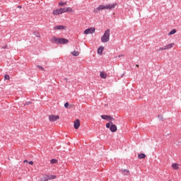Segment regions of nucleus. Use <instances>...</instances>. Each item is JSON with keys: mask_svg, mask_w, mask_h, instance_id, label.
<instances>
[{"mask_svg": "<svg viewBox=\"0 0 181 181\" xmlns=\"http://www.w3.org/2000/svg\"><path fill=\"white\" fill-rule=\"evenodd\" d=\"M115 6H117V4L114 3V4H109L107 5H100L98 7H97L96 8H95L93 10V12L95 13H98V12H100V11H103L104 9H107L108 11H111L112 9H114L115 8Z\"/></svg>", "mask_w": 181, "mask_h": 181, "instance_id": "f257e3e1", "label": "nucleus"}, {"mask_svg": "<svg viewBox=\"0 0 181 181\" xmlns=\"http://www.w3.org/2000/svg\"><path fill=\"white\" fill-rule=\"evenodd\" d=\"M110 29H107L105 31L103 35L101 37V42L103 43H107V42H110Z\"/></svg>", "mask_w": 181, "mask_h": 181, "instance_id": "f03ea898", "label": "nucleus"}, {"mask_svg": "<svg viewBox=\"0 0 181 181\" xmlns=\"http://www.w3.org/2000/svg\"><path fill=\"white\" fill-rule=\"evenodd\" d=\"M173 46H175V44L173 43H170V44H168L167 45H165L164 47H160L157 52H160V51H163V50H168L169 49H172V47H173Z\"/></svg>", "mask_w": 181, "mask_h": 181, "instance_id": "7ed1b4c3", "label": "nucleus"}, {"mask_svg": "<svg viewBox=\"0 0 181 181\" xmlns=\"http://www.w3.org/2000/svg\"><path fill=\"white\" fill-rule=\"evenodd\" d=\"M102 119H105L106 121H115V119L114 117H111L110 115H102L100 116Z\"/></svg>", "mask_w": 181, "mask_h": 181, "instance_id": "20e7f679", "label": "nucleus"}, {"mask_svg": "<svg viewBox=\"0 0 181 181\" xmlns=\"http://www.w3.org/2000/svg\"><path fill=\"white\" fill-rule=\"evenodd\" d=\"M95 28H90L85 30L84 35H90V34L93 35V33H95Z\"/></svg>", "mask_w": 181, "mask_h": 181, "instance_id": "39448f33", "label": "nucleus"}, {"mask_svg": "<svg viewBox=\"0 0 181 181\" xmlns=\"http://www.w3.org/2000/svg\"><path fill=\"white\" fill-rule=\"evenodd\" d=\"M59 115H51L49 116V119L51 122H54L59 119Z\"/></svg>", "mask_w": 181, "mask_h": 181, "instance_id": "423d86ee", "label": "nucleus"}, {"mask_svg": "<svg viewBox=\"0 0 181 181\" xmlns=\"http://www.w3.org/2000/svg\"><path fill=\"white\" fill-rule=\"evenodd\" d=\"M69 42V40L66 38H59L58 45H66V43Z\"/></svg>", "mask_w": 181, "mask_h": 181, "instance_id": "0eeeda50", "label": "nucleus"}, {"mask_svg": "<svg viewBox=\"0 0 181 181\" xmlns=\"http://www.w3.org/2000/svg\"><path fill=\"white\" fill-rule=\"evenodd\" d=\"M110 124H111V125H110V131L111 132H117V125L114 124L112 123V122H110Z\"/></svg>", "mask_w": 181, "mask_h": 181, "instance_id": "6e6552de", "label": "nucleus"}, {"mask_svg": "<svg viewBox=\"0 0 181 181\" xmlns=\"http://www.w3.org/2000/svg\"><path fill=\"white\" fill-rule=\"evenodd\" d=\"M52 13L54 16L62 15V13H63V11L62 8H58V9L54 10L52 11Z\"/></svg>", "mask_w": 181, "mask_h": 181, "instance_id": "1a4fd4ad", "label": "nucleus"}, {"mask_svg": "<svg viewBox=\"0 0 181 181\" xmlns=\"http://www.w3.org/2000/svg\"><path fill=\"white\" fill-rule=\"evenodd\" d=\"M64 29H66L64 25H56L54 27V30H63Z\"/></svg>", "mask_w": 181, "mask_h": 181, "instance_id": "9d476101", "label": "nucleus"}, {"mask_svg": "<svg viewBox=\"0 0 181 181\" xmlns=\"http://www.w3.org/2000/svg\"><path fill=\"white\" fill-rule=\"evenodd\" d=\"M74 128L75 129H78V128H80V120L79 119H76L74 123Z\"/></svg>", "mask_w": 181, "mask_h": 181, "instance_id": "9b49d317", "label": "nucleus"}, {"mask_svg": "<svg viewBox=\"0 0 181 181\" xmlns=\"http://www.w3.org/2000/svg\"><path fill=\"white\" fill-rule=\"evenodd\" d=\"M50 41L52 43H57V45L59 44V38L56 37L55 36H54Z\"/></svg>", "mask_w": 181, "mask_h": 181, "instance_id": "f8f14e48", "label": "nucleus"}, {"mask_svg": "<svg viewBox=\"0 0 181 181\" xmlns=\"http://www.w3.org/2000/svg\"><path fill=\"white\" fill-rule=\"evenodd\" d=\"M104 50V47H100L98 49V54H103V52Z\"/></svg>", "mask_w": 181, "mask_h": 181, "instance_id": "ddd939ff", "label": "nucleus"}, {"mask_svg": "<svg viewBox=\"0 0 181 181\" xmlns=\"http://www.w3.org/2000/svg\"><path fill=\"white\" fill-rule=\"evenodd\" d=\"M146 156L144 153H141L140 154L138 155L139 159H145Z\"/></svg>", "mask_w": 181, "mask_h": 181, "instance_id": "4468645a", "label": "nucleus"}, {"mask_svg": "<svg viewBox=\"0 0 181 181\" xmlns=\"http://www.w3.org/2000/svg\"><path fill=\"white\" fill-rule=\"evenodd\" d=\"M172 168H173V169H175V170H177V169H179V164L173 163L172 164Z\"/></svg>", "mask_w": 181, "mask_h": 181, "instance_id": "2eb2a0df", "label": "nucleus"}, {"mask_svg": "<svg viewBox=\"0 0 181 181\" xmlns=\"http://www.w3.org/2000/svg\"><path fill=\"white\" fill-rule=\"evenodd\" d=\"M100 76L101 78H107V74L104 72H100Z\"/></svg>", "mask_w": 181, "mask_h": 181, "instance_id": "dca6fc26", "label": "nucleus"}, {"mask_svg": "<svg viewBox=\"0 0 181 181\" xmlns=\"http://www.w3.org/2000/svg\"><path fill=\"white\" fill-rule=\"evenodd\" d=\"M71 54H72V56H75V57H77L78 56V51H74V52H71Z\"/></svg>", "mask_w": 181, "mask_h": 181, "instance_id": "f3484780", "label": "nucleus"}, {"mask_svg": "<svg viewBox=\"0 0 181 181\" xmlns=\"http://www.w3.org/2000/svg\"><path fill=\"white\" fill-rule=\"evenodd\" d=\"M122 172H123V175H126L127 176L129 175V170H122Z\"/></svg>", "mask_w": 181, "mask_h": 181, "instance_id": "a211bd4d", "label": "nucleus"}, {"mask_svg": "<svg viewBox=\"0 0 181 181\" xmlns=\"http://www.w3.org/2000/svg\"><path fill=\"white\" fill-rule=\"evenodd\" d=\"M67 2H63V1H60L59 3V6H64V5H66Z\"/></svg>", "mask_w": 181, "mask_h": 181, "instance_id": "6ab92c4d", "label": "nucleus"}, {"mask_svg": "<svg viewBox=\"0 0 181 181\" xmlns=\"http://www.w3.org/2000/svg\"><path fill=\"white\" fill-rule=\"evenodd\" d=\"M66 12H73V8L71 7H66Z\"/></svg>", "mask_w": 181, "mask_h": 181, "instance_id": "aec40b11", "label": "nucleus"}, {"mask_svg": "<svg viewBox=\"0 0 181 181\" xmlns=\"http://www.w3.org/2000/svg\"><path fill=\"white\" fill-rule=\"evenodd\" d=\"M175 33H176V30L175 29H173L169 33L168 35H175Z\"/></svg>", "mask_w": 181, "mask_h": 181, "instance_id": "412c9836", "label": "nucleus"}, {"mask_svg": "<svg viewBox=\"0 0 181 181\" xmlns=\"http://www.w3.org/2000/svg\"><path fill=\"white\" fill-rule=\"evenodd\" d=\"M33 35L36 36V37H40V34L36 31L33 32Z\"/></svg>", "mask_w": 181, "mask_h": 181, "instance_id": "4be33fe9", "label": "nucleus"}, {"mask_svg": "<svg viewBox=\"0 0 181 181\" xmlns=\"http://www.w3.org/2000/svg\"><path fill=\"white\" fill-rule=\"evenodd\" d=\"M37 69H40V70H42V71H45V68H43V66H40V65H37Z\"/></svg>", "mask_w": 181, "mask_h": 181, "instance_id": "5701e85b", "label": "nucleus"}, {"mask_svg": "<svg viewBox=\"0 0 181 181\" xmlns=\"http://www.w3.org/2000/svg\"><path fill=\"white\" fill-rule=\"evenodd\" d=\"M50 163H57V159H54V158H52V159L50 160Z\"/></svg>", "mask_w": 181, "mask_h": 181, "instance_id": "b1692460", "label": "nucleus"}, {"mask_svg": "<svg viewBox=\"0 0 181 181\" xmlns=\"http://www.w3.org/2000/svg\"><path fill=\"white\" fill-rule=\"evenodd\" d=\"M48 177H49L48 178L49 180H52L56 177V175H48Z\"/></svg>", "mask_w": 181, "mask_h": 181, "instance_id": "393cba45", "label": "nucleus"}, {"mask_svg": "<svg viewBox=\"0 0 181 181\" xmlns=\"http://www.w3.org/2000/svg\"><path fill=\"white\" fill-rule=\"evenodd\" d=\"M44 181H48V180H50V179H49V176L47 175V177H44V180H43Z\"/></svg>", "mask_w": 181, "mask_h": 181, "instance_id": "a878e982", "label": "nucleus"}, {"mask_svg": "<svg viewBox=\"0 0 181 181\" xmlns=\"http://www.w3.org/2000/svg\"><path fill=\"white\" fill-rule=\"evenodd\" d=\"M4 78H5V80H9V78H10L9 75H8V74L5 75Z\"/></svg>", "mask_w": 181, "mask_h": 181, "instance_id": "bb28decb", "label": "nucleus"}, {"mask_svg": "<svg viewBox=\"0 0 181 181\" xmlns=\"http://www.w3.org/2000/svg\"><path fill=\"white\" fill-rule=\"evenodd\" d=\"M106 128H111V122L106 124Z\"/></svg>", "mask_w": 181, "mask_h": 181, "instance_id": "cd10ccee", "label": "nucleus"}, {"mask_svg": "<svg viewBox=\"0 0 181 181\" xmlns=\"http://www.w3.org/2000/svg\"><path fill=\"white\" fill-rule=\"evenodd\" d=\"M61 9L62 10V13H64L66 12V8H61Z\"/></svg>", "mask_w": 181, "mask_h": 181, "instance_id": "c85d7f7f", "label": "nucleus"}, {"mask_svg": "<svg viewBox=\"0 0 181 181\" xmlns=\"http://www.w3.org/2000/svg\"><path fill=\"white\" fill-rule=\"evenodd\" d=\"M69 103H66L65 104H64V107H65V108H69Z\"/></svg>", "mask_w": 181, "mask_h": 181, "instance_id": "c756f323", "label": "nucleus"}, {"mask_svg": "<svg viewBox=\"0 0 181 181\" xmlns=\"http://www.w3.org/2000/svg\"><path fill=\"white\" fill-rule=\"evenodd\" d=\"M28 163L29 165H33V161H29Z\"/></svg>", "mask_w": 181, "mask_h": 181, "instance_id": "7c9ffc66", "label": "nucleus"}, {"mask_svg": "<svg viewBox=\"0 0 181 181\" xmlns=\"http://www.w3.org/2000/svg\"><path fill=\"white\" fill-rule=\"evenodd\" d=\"M29 104H32V103L28 102V103H25V105H29Z\"/></svg>", "mask_w": 181, "mask_h": 181, "instance_id": "2f4dec72", "label": "nucleus"}, {"mask_svg": "<svg viewBox=\"0 0 181 181\" xmlns=\"http://www.w3.org/2000/svg\"><path fill=\"white\" fill-rule=\"evenodd\" d=\"M24 163H28V160H25Z\"/></svg>", "mask_w": 181, "mask_h": 181, "instance_id": "473e14b6", "label": "nucleus"}, {"mask_svg": "<svg viewBox=\"0 0 181 181\" xmlns=\"http://www.w3.org/2000/svg\"><path fill=\"white\" fill-rule=\"evenodd\" d=\"M122 56H123L122 54V55H119L118 57H122Z\"/></svg>", "mask_w": 181, "mask_h": 181, "instance_id": "72a5a7b5", "label": "nucleus"}, {"mask_svg": "<svg viewBox=\"0 0 181 181\" xmlns=\"http://www.w3.org/2000/svg\"><path fill=\"white\" fill-rule=\"evenodd\" d=\"M18 8H22V6H19Z\"/></svg>", "mask_w": 181, "mask_h": 181, "instance_id": "f704fd0d", "label": "nucleus"}, {"mask_svg": "<svg viewBox=\"0 0 181 181\" xmlns=\"http://www.w3.org/2000/svg\"><path fill=\"white\" fill-rule=\"evenodd\" d=\"M122 77H124V74L122 75Z\"/></svg>", "mask_w": 181, "mask_h": 181, "instance_id": "c9c22d12", "label": "nucleus"}]
</instances>
